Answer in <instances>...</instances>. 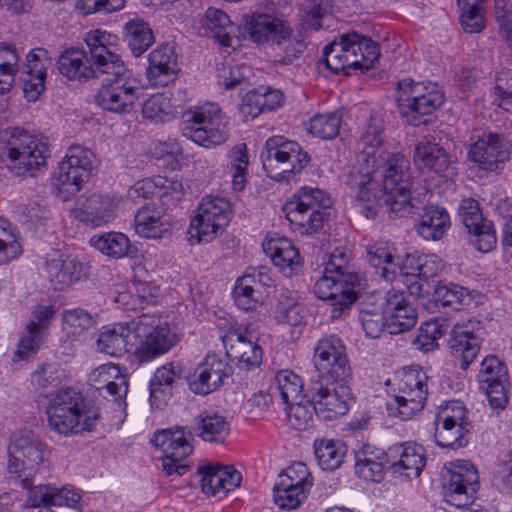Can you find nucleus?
Listing matches in <instances>:
<instances>
[{"mask_svg": "<svg viewBox=\"0 0 512 512\" xmlns=\"http://www.w3.org/2000/svg\"><path fill=\"white\" fill-rule=\"evenodd\" d=\"M313 362L320 379H348L351 368L342 340L329 335L322 337L314 348Z\"/></svg>", "mask_w": 512, "mask_h": 512, "instance_id": "obj_20", "label": "nucleus"}, {"mask_svg": "<svg viewBox=\"0 0 512 512\" xmlns=\"http://www.w3.org/2000/svg\"><path fill=\"white\" fill-rule=\"evenodd\" d=\"M232 374V367L216 354H208L188 379L190 390L198 395H208L224 384Z\"/></svg>", "mask_w": 512, "mask_h": 512, "instance_id": "obj_23", "label": "nucleus"}, {"mask_svg": "<svg viewBox=\"0 0 512 512\" xmlns=\"http://www.w3.org/2000/svg\"><path fill=\"white\" fill-rule=\"evenodd\" d=\"M244 28L252 42L276 45L283 54L279 59L283 64L291 63L303 51V43L292 36L291 28L283 20L269 14L246 16Z\"/></svg>", "mask_w": 512, "mask_h": 512, "instance_id": "obj_11", "label": "nucleus"}, {"mask_svg": "<svg viewBox=\"0 0 512 512\" xmlns=\"http://www.w3.org/2000/svg\"><path fill=\"white\" fill-rule=\"evenodd\" d=\"M347 185L355 195V207L367 219H374L384 204L397 217L415 213L428 190L418 192L410 177V162L401 153L387 154L383 163L369 172H350Z\"/></svg>", "mask_w": 512, "mask_h": 512, "instance_id": "obj_1", "label": "nucleus"}, {"mask_svg": "<svg viewBox=\"0 0 512 512\" xmlns=\"http://www.w3.org/2000/svg\"><path fill=\"white\" fill-rule=\"evenodd\" d=\"M413 161L422 172L444 173L451 165V156L437 143L423 139L414 148Z\"/></svg>", "mask_w": 512, "mask_h": 512, "instance_id": "obj_33", "label": "nucleus"}, {"mask_svg": "<svg viewBox=\"0 0 512 512\" xmlns=\"http://www.w3.org/2000/svg\"><path fill=\"white\" fill-rule=\"evenodd\" d=\"M480 342V338L468 325L453 326L448 344L452 355L459 359L462 370H466L478 355Z\"/></svg>", "mask_w": 512, "mask_h": 512, "instance_id": "obj_34", "label": "nucleus"}, {"mask_svg": "<svg viewBox=\"0 0 512 512\" xmlns=\"http://www.w3.org/2000/svg\"><path fill=\"white\" fill-rule=\"evenodd\" d=\"M150 443L163 452L162 469L167 476H182L189 470L185 460L193 452V447L183 428L157 431Z\"/></svg>", "mask_w": 512, "mask_h": 512, "instance_id": "obj_19", "label": "nucleus"}, {"mask_svg": "<svg viewBox=\"0 0 512 512\" xmlns=\"http://www.w3.org/2000/svg\"><path fill=\"white\" fill-rule=\"evenodd\" d=\"M265 254L279 268L285 277L298 274L301 270L300 255L297 248L286 237L276 234L267 236L263 242Z\"/></svg>", "mask_w": 512, "mask_h": 512, "instance_id": "obj_30", "label": "nucleus"}, {"mask_svg": "<svg viewBox=\"0 0 512 512\" xmlns=\"http://www.w3.org/2000/svg\"><path fill=\"white\" fill-rule=\"evenodd\" d=\"M164 183H159L157 190L158 205L166 210L175 206L183 197V186L178 180L168 179L162 176Z\"/></svg>", "mask_w": 512, "mask_h": 512, "instance_id": "obj_64", "label": "nucleus"}, {"mask_svg": "<svg viewBox=\"0 0 512 512\" xmlns=\"http://www.w3.org/2000/svg\"><path fill=\"white\" fill-rule=\"evenodd\" d=\"M360 286L358 274L335 275L324 270L322 277L315 282L313 291L317 298L332 301L331 317L336 319L357 300Z\"/></svg>", "mask_w": 512, "mask_h": 512, "instance_id": "obj_16", "label": "nucleus"}, {"mask_svg": "<svg viewBox=\"0 0 512 512\" xmlns=\"http://www.w3.org/2000/svg\"><path fill=\"white\" fill-rule=\"evenodd\" d=\"M231 217L230 202L221 197L206 196L190 220L188 241L191 245L209 243L224 229Z\"/></svg>", "mask_w": 512, "mask_h": 512, "instance_id": "obj_14", "label": "nucleus"}, {"mask_svg": "<svg viewBox=\"0 0 512 512\" xmlns=\"http://www.w3.org/2000/svg\"><path fill=\"white\" fill-rule=\"evenodd\" d=\"M46 334L37 330L33 323L25 325L24 332L14 352V361L27 360L37 353Z\"/></svg>", "mask_w": 512, "mask_h": 512, "instance_id": "obj_58", "label": "nucleus"}, {"mask_svg": "<svg viewBox=\"0 0 512 512\" xmlns=\"http://www.w3.org/2000/svg\"><path fill=\"white\" fill-rule=\"evenodd\" d=\"M112 65L102 75V84L96 100L105 111L128 114L133 111L138 99L139 81L128 69L117 53Z\"/></svg>", "mask_w": 512, "mask_h": 512, "instance_id": "obj_7", "label": "nucleus"}, {"mask_svg": "<svg viewBox=\"0 0 512 512\" xmlns=\"http://www.w3.org/2000/svg\"><path fill=\"white\" fill-rule=\"evenodd\" d=\"M180 341V335L155 315L142 314L126 324L105 326L97 339L98 351L112 357L132 352L139 364L166 354Z\"/></svg>", "mask_w": 512, "mask_h": 512, "instance_id": "obj_2", "label": "nucleus"}, {"mask_svg": "<svg viewBox=\"0 0 512 512\" xmlns=\"http://www.w3.org/2000/svg\"><path fill=\"white\" fill-rule=\"evenodd\" d=\"M205 35H211L220 45L232 47L236 27L229 16L222 10L210 7L199 20Z\"/></svg>", "mask_w": 512, "mask_h": 512, "instance_id": "obj_38", "label": "nucleus"}, {"mask_svg": "<svg viewBox=\"0 0 512 512\" xmlns=\"http://www.w3.org/2000/svg\"><path fill=\"white\" fill-rule=\"evenodd\" d=\"M313 449L318 465L328 471L338 469L347 453V446L342 441L329 438L315 439Z\"/></svg>", "mask_w": 512, "mask_h": 512, "instance_id": "obj_46", "label": "nucleus"}, {"mask_svg": "<svg viewBox=\"0 0 512 512\" xmlns=\"http://www.w3.org/2000/svg\"><path fill=\"white\" fill-rule=\"evenodd\" d=\"M45 271L55 290H64L88 276V267L72 256L53 251L46 256Z\"/></svg>", "mask_w": 512, "mask_h": 512, "instance_id": "obj_26", "label": "nucleus"}, {"mask_svg": "<svg viewBox=\"0 0 512 512\" xmlns=\"http://www.w3.org/2000/svg\"><path fill=\"white\" fill-rule=\"evenodd\" d=\"M448 479L444 482L445 497L456 507H463L472 502L478 490L479 477L475 467L464 461L448 470Z\"/></svg>", "mask_w": 512, "mask_h": 512, "instance_id": "obj_24", "label": "nucleus"}, {"mask_svg": "<svg viewBox=\"0 0 512 512\" xmlns=\"http://www.w3.org/2000/svg\"><path fill=\"white\" fill-rule=\"evenodd\" d=\"M90 244L102 254L116 259L132 256L135 250L129 238L120 232L95 235L90 239Z\"/></svg>", "mask_w": 512, "mask_h": 512, "instance_id": "obj_47", "label": "nucleus"}, {"mask_svg": "<svg viewBox=\"0 0 512 512\" xmlns=\"http://www.w3.org/2000/svg\"><path fill=\"white\" fill-rule=\"evenodd\" d=\"M396 101L399 112L413 126L425 123L423 116L431 115L444 102V94L437 84L415 82L405 78L398 82Z\"/></svg>", "mask_w": 512, "mask_h": 512, "instance_id": "obj_12", "label": "nucleus"}, {"mask_svg": "<svg viewBox=\"0 0 512 512\" xmlns=\"http://www.w3.org/2000/svg\"><path fill=\"white\" fill-rule=\"evenodd\" d=\"M94 167L95 155L89 148L81 145L71 146L59 163L54 177L57 195L63 201H68L82 189L83 183L92 175Z\"/></svg>", "mask_w": 512, "mask_h": 512, "instance_id": "obj_13", "label": "nucleus"}, {"mask_svg": "<svg viewBox=\"0 0 512 512\" xmlns=\"http://www.w3.org/2000/svg\"><path fill=\"white\" fill-rule=\"evenodd\" d=\"M182 369L178 363H167L159 367L149 382L151 406L160 407L172 394L174 383L181 378Z\"/></svg>", "mask_w": 512, "mask_h": 512, "instance_id": "obj_39", "label": "nucleus"}, {"mask_svg": "<svg viewBox=\"0 0 512 512\" xmlns=\"http://www.w3.org/2000/svg\"><path fill=\"white\" fill-rule=\"evenodd\" d=\"M428 394L427 376L424 372L411 370L402 376L398 394L387 403L389 415L409 420L424 408Z\"/></svg>", "mask_w": 512, "mask_h": 512, "instance_id": "obj_17", "label": "nucleus"}, {"mask_svg": "<svg viewBox=\"0 0 512 512\" xmlns=\"http://www.w3.org/2000/svg\"><path fill=\"white\" fill-rule=\"evenodd\" d=\"M506 378H508L507 367L496 356H487L481 362V369L478 374L480 387L506 381Z\"/></svg>", "mask_w": 512, "mask_h": 512, "instance_id": "obj_61", "label": "nucleus"}, {"mask_svg": "<svg viewBox=\"0 0 512 512\" xmlns=\"http://www.w3.org/2000/svg\"><path fill=\"white\" fill-rule=\"evenodd\" d=\"M469 296L466 288L454 283L439 282L434 289L435 301L443 307L452 308V310H460Z\"/></svg>", "mask_w": 512, "mask_h": 512, "instance_id": "obj_56", "label": "nucleus"}, {"mask_svg": "<svg viewBox=\"0 0 512 512\" xmlns=\"http://www.w3.org/2000/svg\"><path fill=\"white\" fill-rule=\"evenodd\" d=\"M260 159L267 175L277 181H289L310 162V156L297 142L283 136L268 138Z\"/></svg>", "mask_w": 512, "mask_h": 512, "instance_id": "obj_10", "label": "nucleus"}, {"mask_svg": "<svg viewBox=\"0 0 512 512\" xmlns=\"http://www.w3.org/2000/svg\"><path fill=\"white\" fill-rule=\"evenodd\" d=\"M450 225L448 212L443 207L430 205L424 207L415 230L425 240L438 241L443 238Z\"/></svg>", "mask_w": 512, "mask_h": 512, "instance_id": "obj_40", "label": "nucleus"}, {"mask_svg": "<svg viewBox=\"0 0 512 512\" xmlns=\"http://www.w3.org/2000/svg\"><path fill=\"white\" fill-rule=\"evenodd\" d=\"M50 428L63 436L91 432L96 428L100 414L85 403L81 393L67 388L60 390L47 407Z\"/></svg>", "mask_w": 512, "mask_h": 512, "instance_id": "obj_5", "label": "nucleus"}, {"mask_svg": "<svg viewBox=\"0 0 512 512\" xmlns=\"http://www.w3.org/2000/svg\"><path fill=\"white\" fill-rule=\"evenodd\" d=\"M33 471L28 470V466L23 461V459L15 454V451H12V448L8 447V462H7V473L9 474L10 479L19 482L20 486L29 491L30 494L33 486L31 474Z\"/></svg>", "mask_w": 512, "mask_h": 512, "instance_id": "obj_62", "label": "nucleus"}, {"mask_svg": "<svg viewBox=\"0 0 512 512\" xmlns=\"http://www.w3.org/2000/svg\"><path fill=\"white\" fill-rule=\"evenodd\" d=\"M45 52L44 49H37L27 55L25 76L22 81L24 96L30 102L36 101L45 88L46 68L39 55Z\"/></svg>", "mask_w": 512, "mask_h": 512, "instance_id": "obj_41", "label": "nucleus"}, {"mask_svg": "<svg viewBox=\"0 0 512 512\" xmlns=\"http://www.w3.org/2000/svg\"><path fill=\"white\" fill-rule=\"evenodd\" d=\"M84 42L88 51L71 47L59 56V72L69 80L86 82L102 77L117 55V37L107 31L90 30Z\"/></svg>", "mask_w": 512, "mask_h": 512, "instance_id": "obj_3", "label": "nucleus"}, {"mask_svg": "<svg viewBox=\"0 0 512 512\" xmlns=\"http://www.w3.org/2000/svg\"><path fill=\"white\" fill-rule=\"evenodd\" d=\"M314 412L323 420L330 421L347 414L353 401L348 379H318L310 389Z\"/></svg>", "mask_w": 512, "mask_h": 512, "instance_id": "obj_15", "label": "nucleus"}, {"mask_svg": "<svg viewBox=\"0 0 512 512\" xmlns=\"http://www.w3.org/2000/svg\"><path fill=\"white\" fill-rule=\"evenodd\" d=\"M459 216L469 233L476 249L480 252L491 251L496 243V231L492 221L484 218L479 202L473 198H465L459 206Z\"/></svg>", "mask_w": 512, "mask_h": 512, "instance_id": "obj_22", "label": "nucleus"}, {"mask_svg": "<svg viewBox=\"0 0 512 512\" xmlns=\"http://www.w3.org/2000/svg\"><path fill=\"white\" fill-rule=\"evenodd\" d=\"M277 403L287 409L289 404L303 401L306 398L303 392L301 378L289 370L279 371L275 376V385L271 386Z\"/></svg>", "mask_w": 512, "mask_h": 512, "instance_id": "obj_44", "label": "nucleus"}, {"mask_svg": "<svg viewBox=\"0 0 512 512\" xmlns=\"http://www.w3.org/2000/svg\"><path fill=\"white\" fill-rule=\"evenodd\" d=\"M142 115L153 123L166 122L175 117L169 98L161 93L153 94L144 102Z\"/></svg>", "mask_w": 512, "mask_h": 512, "instance_id": "obj_57", "label": "nucleus"}, {"mask_svg": "<svg viewBox=\"0 0 512 512\" xmlns=\"http://www.w3.org/2000/svg\"><path fill=\"white\" fill-rule=\"evenodd\" d=\"M313 485L312 475L303 462H296L283 470L274 485V501L282 509L298 508L307 498Z\"/></svg>", "mask_w": 512, "mask_h": 512, "instance_id": "obj_18", "label": "nucleus"}, {"mask_svg": "<svg viewBox=\"0 0 512 512\" xmlns=\"http://www.w3.org/2000/svg\"><path fill=\"white\" fill-rule=\"evenodd\" d=\"M124 38L132 54L141 56L154 43V35L149 24L142 19L135 18L124 26Z\"/></svg>", "mask_w": 512, "mask_h": 512, "instance_id": "obj_48", "label": "nucleus"}, {"mask_svg": "<svg viewBox=\"0 0 512 512\" xmlns=\"http://www.w3.org/2000/svg\"><path fill=\"white\" fill-rule=\"evenodd\" d=\"M93 376L95 381L104 383L103 386L97 387L100 395L113 401L120 407L128 393L127 376L121 374L120 368L114 364L98 367L94 371Z\"/></svg>", "mask_w": 512, "mask_h": 512, "instance_id": "obj_35", "label": "nucleus"}, {"mask_svg": "<svg viewBox=\"0 0 512 512\" xmlns=\"http://www.w3.org/2000/svg\"><path fill=\"white\" fill-rule=\"evenodd\" d=\"M63 329L67 334L80 336L97 325V314L82 308L67 309L63 312Z\"/></svg>", "mask_w": 512, "mask_h": 512, "instance_id": "obj_53", "label": "nucleus"}, {"mask_svg": "<svg viewBox=\"0 0 512 512\" xmlns=\"http://www.w3.org/2000/svg\"><path fill=\"white\" fill-rule=\"evenodd\" d=\"M166 209L156 201L141 207L135 215L136 233L143 238H164L171 232V225L165 217Z\"/></svg>", "mask_w": 512, "mask_h": 512, "instance_id": "obj_32", "label": "nucleus"}, {"mask_svg": "<svg viewBox=\"0 0 512 512\" xmlns=\"http://www.w3.org/2000/svg\"><path fill=\"white\" fill-rule=\"evenodd\" d=\"M304 318V306L295 297L282 294L274 313V319L277 323L298 326Z\"/></svg>", "mask_w": 512, "mask_h": 512, "instance_id": "obj_54", "label": "nucleus"}, {"mask_svg": "<svg viewBox=\"0 0 512 512\" xmlns=\"http://www.w3.org/2000/svg\"><path fill=\"white\" fill-rule=\"evenodd\" d=\"M232 295L238 308L244 311L254 310L258 304V297L252 285L251 276H242L237 279Z\"/></svg>", "mask_w": 512, "mask_h": 512, "instance_id": "obj_60", "label": "nucleus"}, {"mask_svg": "<svg viewBox=\"0 0 512 512\" xmlns=\"http://www.w3.org/2000/svg\"><path fill=\"white\" fill-rule=\"evenodd\" d=\"M367 259L377 269V274L387 282H393L399 264L395 262L393 247L387 242H376L368 245Z\"/></svg>", "mask_w": 512, "mask_h": 512, "instance_id": "obj_45", "label": "nucleus"}, {"mask_svg": "<svg viewBox=\"0 0 512 512\" xmlns=\"http://www.w3.org/2000/svg\"><path fill=\"white\" fill-rule=\"evenodd\" d=\"M119 200L108 194H91L77 199L72 213L79 221L98 227L112 222L117 216Z\"/></svg>", "mask_w": 512, "mask_h": 512, "instance_id": "obj_25", "label": "nucleus"}, {"mask_svg": "<svg viewBox=\"0 0 512 512\" xmlns=\"http://www.w3.org/2000/svg\"><path fill=\"white\" fill-rule=\"evenodd\" d=\"M249 68L230 62L221 63L217 67V83L226 89H233L246 79Z\"/></svg>", "mask_w": 512, "mask_h": 512, "instance_id": "obj_63", "label": "nucleus"}, {"mask_svg": "<svg viewBox=\"0 0 512 512\" xmlns=\"http://www.w3.org/2000/svg\"><path fill=\"white\" fill-rule=\"evenodd\" d=\"M398 461L392 464L394 473L407 478H417L426 465L425 449L419 444L406 443L396 447Z\"/></svg>", "mask_w": 512, "mask_h": 512, "instance_id": "obj_42", "label": "nucleus"}, {"mask_svg": "<svg viewBox=\"0 0 512 512\" xmlns=\"http://www.w3.org/2000/svg\"><path fill=\"white\" fill-rule=\"evenodd\" d=\"M0 142L2 162L11 174L34 177L46 168L50 156L46 140L13 128L2 132Z\"/></svg>", "mask_w": 512, "mask_h": 512, "instance_id": "obj_4", "label": "nucleus"}, {"mask_svg": "<svg viewBox=\"0 0 512 512\" xmlns=\"http://www.w3.org/2000/svg\"><path fill=\"white\" fill-rule=\"evenodd\" d=\"M290 425L296 430H306L310 427L314 412L313 400L304 398L303 401L289 404L287 409H283Z\"/></svg>", "mask_w": 512, "mask_h": 512, "instance_id": "obj_59", "label": "nucleus"}, {"mask_svg": "<svg viewBox=\"0 0 512 512\" xmlns=\"http://www.w3.org/2000/svg\"><path fill=\"white\" fill-rule=\"evenodd\" d=\"M81 500L78 492L51 485H37L31 489L26 503L31 507L68 506L75 508Z\"/></svg>", "mask_w": 512, "mask_h": 512, "instance_id": "obj_36", "label": "nucleus"}, {"mask_svg": "<svg viewBox=\"0 0 512 512\" xmlns=\"http://www.w3.org/2000/svg\"><path fill=\"white\" fill-rule=\"evenodd\" d=\"M9 446L12 451H15V454L23 459L29 471H35L44 459L43 445L35 438L28 436L16 437Z\"/></svg>", "mask_w": 512, "mask_h": 512, "instance_id": "obj_52", "label": "nucleus"}, {"mask_svg": "<svg viewBox=\"0 0 512 512\" xmlns=\"http://www.w3.org/2000/svg\"><path fill=\"white\" fill-rule=\"evenodd\" d=\"M324 63L333 73H347L349 69L369 70L380 56L379 46L370 38L358 33L342 34L326 45Z\"/></svg>", "mask_w": 512, "mask_h": 512, "instance_id": "obj_6", "label": "nucleus"}, {"mask_svg": "<svg viewBox=\"0 0 512 512\" xmlns=\"http://www.w3.org/2000/svg\"><path fill=\"white\" fill-rule=\"evenodd\" d=\"M384 308L386 330L389 334H401L411 330L417 323L418 313L403 293L389 290Z\"/></svg>", "mask_w": 512, "mask_h": 512, "instance_id": "obj_28", "label": "nucleus"}, {"mask_svg": "<svg viewBox=\"0 0 512 512\" xmlns=\"http://www.w3.org/2000/svg\"><path fill=\"white\" fill-rule=\"evenodd\" d=\"M341 124L342 114L339 112L318 114L310 119L308 131L324 140L334 139L339 134Z\"/></svg>", "mask_w": 512, "mask_h": 512, "instance_id": "obj_55", "label": "nucleus"}, {"mask_svg": "<svg viewBox=\"0 0 512 512\" xmlns=\"http://www.w3.org/2000/svg\"><path fill=\"white\" fill-rule=\"evenodd\" d=\"M509 157L507 143L497 133H483L469 146L468 159L479 169L492 172Z\"/></svg>", "mask_w": 512, "mask_h": 512, "instance_id": "obj_27", "label": "nucleus"}, {"mask_svg": "<svg viewBox=\"0 0 512 512\" xmlns=\"http://www.w3.org/2000/svg\"><path fill=\"white\" fill-rule=\"evenodd\" d=\"M147 78L153 86H167L177 78L178 55L175 46L166 43L151 51L148 57Z\"/></svg>", "mask_w": 512, "mask_h": 512, "instance_id": "obj_29", "label": "nucleus"}, {"mask_svg": "<svg viewBox=\"0 0 512 512\" xmlns=\"http://www.w3.org/2000/svg\"><path fill=\"white\" fill-rule=\"evenodd\" d=\"M196 433L205 442L223 443L230 433L226 417L218 412L205 411L195 418Z\"/></svg>", "mask_w": 512, "mask_h": 512, "instance_id": "obj_43", "label": "nucleus"}, {"mask_svg": "<svg viewBox=\"0 0 512 512\" xmlns=\"http://www.w3.org/2000/svg\"><path fill=\"white\" fill-rule=\"evenodd\" d=\"M221 339L226 355L239 369L250 371L261 365L263 350L248 328L232 326Z\"/></svg>", "mask_w": 512, "mask_h": 512, "instance_id": "obj_21", "label": "nucleus"}, {"mask_svg": "<svg viewBox=\"0 0 512 512\" xmlns=\"http://www.w3.org/2000/svg\"><path fill=\"white\" fill-rule=\"evenodd\" d=\"M202 491L211 496L226 494L241 483L240 472L231 466L208 464L199 467Z\"/></svg>", "mask_w": 512, "mask_h": 512, "instance_id": "obj_31", "label": "nucleus"}, {"mask_svg": "<svg viewBox=\"0 0 512 512\" xmlns=\"http://www.w3.org/2000/svg\"><path fill=\"white\" fill-rule=\"evenodd\" d=\"M385 452L371 444L361 445L355 452V473L365 481L380 482L383 478Z\"/></svg>", "mask_w": 512, "mask_h": 512, "instance_id": "obj_37", "label": "nucleus"}, {"mask_svg": "<svg viewBox=\"0 0 512 512\" xmlns=\"http://www.w3.org/2000/svg\"><path fill=\"white\" fill-rule=\"evenodd\" d=\"M470 428L435 421V443L442 448L456 450L468 444Z\"/></svg>", "mask_w": 512, "mask_h": 512, "instance_id": "obj_51", "label": "nucleus"}, {"mask_svg": "<svg viewBox=\"0 0 512 512\" xmlns=\"http://www.w3.org/2000/svg\"><path fill=\"white\" fill-rule=\"evenodd\" d=\"M227 169L232 175L234 191H243L247 181L249 154L247 145L239 143L228 151Z\"/></svg>", "mask_w": 512, "mask_h": 512, "instance_id": "obj_49", "label": "nucleus"}, {"mask_svg": "<svg viewBox=\"0 0 512 512\" xmlns=\"http://www.w3.org/2000/svg\"><path fill=\"white\" fill-rule=\"evenodd\" d=\"M180 130L184 137L207 149L220 146L228 139L226 116L215 103H206L187 111Z\"/></svg>", "mask_w": 512, "mask_h": 512, "instance_id": "obj_8", "label": "nucleus"}, {"mask_svg": "<svg viewBox=\"0 0 512 512\" xmlns=\"http://www.w3.org/2000/svg\"><path fill=\"white\" fill-rule=\"evenodd\" d=\"M19 231L10 221L0 218V265L17 259L22 254Z\"/></svg>", "mask_w": 512, "mask_h": 512, "instance_id": "obj_50", "label": "nucleus"}, {"mask_svg": "<svg viewBox=\"0 0 512 512\" xmlns=\"http://www.w3.org/2000/svg\"><path fill=\"white\" fill-rule=\"evenodd\" d=\"M331 206L332 199L325 191L303 187L284 205V212L301 234H312L323 227Z\"/></svg>", "mask_w": 512, "mask_h": 512, "instance_id": "obj_9", "label": "nucleus"}]
</instances>
